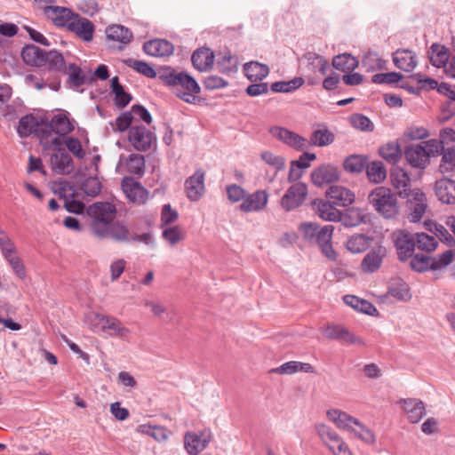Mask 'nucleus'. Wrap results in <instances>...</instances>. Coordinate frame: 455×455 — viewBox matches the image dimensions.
I'll list each match as a JSON object with an SVG mask.
<instances>
[{
  "mask_svg": "<svg viewBox=\"0 0 455 455\" xmlns=\"http://www.w3.org/2000/svg\"><path fill=\"white\" fill-rule=\"evenodd\" d=\"M85 321L91 330L94 331L100 330L110 337L128 339L132 333L121 320L112 315L91 312L86 315Z\"/></svg>",
  "mask_w": 455,
  "mask_h": 455,
  "instance_id": "nucleus-2",
  "label": "nucleus"
},
{
  "mask_svg": "<svg viewBox=\"0 0 455 455\" xmlns=\"http://www.w3.org/2000/svg\"><path fill=\"white\" fill-rule=\"evenodd\" d=\"M317 215L326 221H339L340 211H339L329 199L328 201L320 200L314 203Z\"/></svg>",
  "mask_w": 455,
  "mask_h": 455,
  "instance_id": "nucleus-31",
  "label": "nucleus"
},
{
  "mask_svg": "<svg viewBox=\"0 0 455 455\" xmlns=\"http://www.w3.org/2000/svg\"><path fill=\"white\" fill-rule=\"evenodd\" d=\"M128 171L134 175H141L145 169V159L141 155L132 154L127 163Z\"/></svg>",
  "mask_w": 455,
  "mask_h": 455,
  "instance_id": "nucleus-60",
  "label": "nucleus"
},
{
  "mask_svg": "<svg viewBox=\"0 0 455 455\" xmlns=\"http://www.w3.org/2000/svg\"><path fill=\"white\" fill-rule=\"evenodd\" d=\"M44 66H47L49 69L59 72L66 70V61L62 54L55 50L45 52Z\"/></svg>",
  "mask_w": 455,
  "mask_h": 455,
  "instance_id": "nucleus-41",
  "label": "nucleus"
},
{
  "mask_svg": "<svg viewBox=\"0 0 455 455\" xmlns=\"http://www.w3.org/2000/svg\"><path fill=\"white\" fill-rule=\"evenodd\" d=\"M326 416L335 424V426L342 430H346L347 432H350L351 428L353 427L354 424L356 423V418L349 415L348 413L338 410V409H331L328 410L326 412Z\"/></svg>",
  "mask_w": 455,
  "mask_h": 455,
  "instance_id": "nucleus-28",
  "label": "nucleus"
},
{
  "mask_svg": "<svg viewBox=\"0 0 455 455\" xmlns=\"http://www.w3.org/2000/svg\"><path fill=\"white\" fill-rule=\"evenodd\" d=\"M369 204L385 219H393L399 213L396 195L386 187L374 188L368 196Z\"/></svg>",
  "mask_w": 455,
  "mask_h": 455,
  "instance_id": "nucleus-4",
  "label": "nucleus"
},
{
  "mask_svg": "<svg viewBox=\"0 0 455 455\" xmlns=\"http://www.w3.org/2000/svg\"><path fill=\"white\" fill-rule=\"evenodd\" d=\"M111 89L115 94L116 104L121 108L129 104L132 97L129 93L125 92L124 87L120 84L117 76L111 79Z\"/></svg>",
  "mask_w": 455,
  "mask_h": 455,
  "instance_id": "nucleus-45",
  "label": "nucleus"
},
{
  "mask_svg": "<svg viewBox=\"0 0 455 455\" xmlns=\"http://www.w3.org/2000/svg\"><path fill=\"white\" fill-rule=\"evenodd\" d=\"M390 180L396 194L403 198H409L412 190L411 189V179L407 172L399 167L392 169Z\"/></svg>",
  "mask_w": 455,
  "mask_h": 455,
  "instance_id": "nucleus-15",
  "label": "nucleus"
},
{
  "mask_svg": "<svg viewBox=\"0 0 455 455\" xmlns=\"http://www.w3.org/2000/svg\"><path fill=\"white\" fill-rule=\"evenodd\" d=\"M334 227L332 225H325L322 227L314 241L322 253L329 259L334 260L336 259V252L332 248L331 238Z\"/></svg>",
  "mask_w": 455,
  "mask_h": 455,
  "instance_id": "nucleus-17",
  "label": "nucleus"
},
{
  "mask_svg": "<svg viewBox=\"0 0 455 455\" xmlns=\"http://www.w3.org/2000/svg\"><path fill=\"white\" fill-rule=\"evenodd\" d=\"M302 59L306 60V68L309 72L307 76V83L308 84L314 85L319 80L317 74H320L321 76L326 75L329 62L323 56L312 52L305 53Z\"/></svg>",
  "mask_w": 455,
  "mask_h": 455,
  "instance_id": "nucleus-7",
  "label": "nucleus"
},
{
  "mask_svg": "<svg viewBox=\"0 0 455 455\" xmlns=\"http://www.w3.org/2000/svg\"><path fill=\"white\" fill-rule=\"evenodd\" d=\"M191 60L197 70L206 71L213 65L214 54L210 48L202 47L194 52Z\"/></svg>",
  "mask_w": 455,
  "mask_h": 455,
  "instance_id": "nucleus-30",
  "label": "nucleus"
},
{
  "mask_svg": "<svg viewBox=\"0 0 455 455\" xmlns=\"http://www.w3.org/2000/svg\"><path fill=\"white\" fill-rule=\"evenodd\" d=\"M454 258V253L451 250H447L443 253L432 257V270H438L449 266Z\"/></svg>",
  "mask_w": 455,
  "mask_h": 455,
  "instance_id": "nucleus-63",
  "label": "nucleus"
},
{
  "mask_svg": "<svg viewBox=\"0 0 455 455\" xmlns=\"http://www.w3.org/2000/svg\"><path fill=\"white\" fill-rule=\"evenodd\" d=\"M411 204L410 220L411 222L419 221L427 208L426 195L419 188L412 189L411 196L408 198Z\"/></svg>",
  "mask_w": 455,
  "mask_h": 455,
  "instance_id": "nucleus-18",
  "label": "nucleus"
},
{
  "mask_svg": "<svg viewBox=\"0 0 455 455\" xmlns=\"http://www.w3.org/2000/svg\"><path fill=\"white\" fill-rule=\"evenodd\" d=\"M128 140L138 151H148L156 142V137L144 126L133 125L128 132Z\"/></svg>",
  "mask_w": 455,
  "mask_h": 455,
  "instance_id": "nucleus-6",
  "label": "nucleus"
},
{
  "mask_svg": "<svg viewBox=\"0 0 455 455\" xmlns=\"http://www.w3.org/2000/svg\"><path fill=\"white\" fill-rule=\"evenodd\" d=\"M58 150L50 157V165L54 172L57 174L66 175L69 174L74 170V164L70 155L60 147L57 148Z\"/></svg>",
  "mask_w": 455,
  "mask_h": 455,
  "instance_id": "nucleus-16",
  "label": "nucleus"
},
{
  "mask_svg": "<svg viewBox=\"0 0 455 455\" xmlns=\"http://www.w3.org/2000/svg\"><path fill=\"white\" fill-rule=\"evenodd\" d=\"M358 60L347 52L339 54L332 60L333 68L342 72L353 71L358 67Z\"/></svg>",
  "mask_w": 455,
  "mask_h": 455,
  "instance_id": "nucleus-37",
  "label": "nucleus"
},
{
  "mask_svg": "<svg viewBox=\"0 0 455 455\" xmlns=\"http://www.w3.org/2000/svg\"><path fill=\"white\" fill-rule=\"evenodd\" d=\"M260 158L265 164L275 169L276 172L284 168V158L271 151H262L260 153Z\"/></svg>",
  "mask_w": 455,
  "mask_h": 455,
  "instance_id": "nucleus-55",
  "label": "nucleus"
},
{
  "mask_svg": "<svg viewBox=\"0 0 455 455\" xmlns=\"http://www.w3.org/2000/svg\"><path fill=\"white\" fill-rule=\"evenodd\" d=\"M363 66L368 71H375L385 68L386 61L382 60L376 52H368L362 60Z\"/></svg>",
  "mask_w": 455,
  "mask_h": 455,
  "instance_id": "nucleus-49",
  "label": "nucleus"
},
{
  "mask_svg": "<svg viewBox=\"0 0 455 455\" xmlns=\"http://www.w3.org/2000/svg\"><path fill=\"white\" fill-rule=\"evenodd\" d=\"M87 214L92 219L91 228L94 235L106 238L108 226L112 223L116 214V208L108 202H97L87 208Z\"/></svg>",
  "mask_w": 455,
  "mask_h": 455,
  "instance_id": "nucleus-3",
  "label": "nucleus"
},
{
  "mask_svg": "<svg viewBox=\"0 0 455 455\" xmlns=\"http://www.w3.org/2000/svg\"><path fill=\"white\" fill-rule=\"evenodd\" d=\"M349 433L366 444H373L376 441L374 433L359 419H356Z\"/></svg>",
  "mask_w": 455,
  "mask_h": 455,
  "instance_id": "nucleus-40",
  "label": "nucleus"
},
{
  "mask_svg": "<svg viewBox=\"0 0 455 455\" xmlns=\"http://www.w3.org/2000/svg\"><path fill=\"white\" fill-rule=\"evenodd\" d=\"M68 29L71 32H74L83 40L89 42L92 39L94 26L86 18H82L76 14L69 26L68 27Z\"/></svg>",
  "mask_w": 455,
  "mask_h": 455,
  "instance_id": "nucleus-24",
  "label": "nucleus"
},
{
  "mask_svg": "<svg viewBox=\"0 0 455 455\" xmlns=\"http://www.w3.org/2000/svg\"><path fill=\"white\" fill-rule=\"evenodd\" d=\"M164 82L172 86H180L187 92L178 94V96L188 103H193L196 97V95L200 92V86L196 81L183 72H176L172 70L163 76Z\"/></svg>",
  "mask_w": 455,
  "mask_h": 455,
  "instance_id": "nucleus-5",
  "label": "nucleus"
},
{
  "mask_svg": "<svg viewBox=\"0 0 455 455\" xmlns=\"http://www.w3.org/2000/svg\"><path fill=\"white\" fill-rule=\"evenodd\" d=\"M270 133L273 137L298 150L303 149L308 145V142L305 138L283 127H273L270 130Z\"/></svg>",
  "mask_w": 455,
  "mask_h": 455,
  "instance_id": "nucleus-14",
  "label": "nucleus"
},
{
  "mask_svg": "<svg viewBox=\"0 0 455 455\" xmlns=\"http://www.w3.org/2000/svg\"><path fill=\"white\" fill-rule=\"evenodd\" d=\"M101 182L96 177H90L84 180L82 189L89 196H96L101 191Z\"/></svg>",
  "mask_w": 455,
  "mask_h": 455,
  "instance_id": "nucleus-64",
  "label": "nucleus"
},
{
  "mask_svg": "<svg viewBox=\"0 0 455 455\" xmlns=\"http://www.w3.org/2000/svg\"><path fill=\"white\" fill-rule=\"evenodd\" d=\"M379 155L388 163L395 164L402 156V150L397 142H388L379 148Z\"/></svg>",
  "mask_w": 455,
  "mask_h": 455,
  "instance_id": "nucleus-42",
  "label": "nucleus"
},
{
  "mask_svg": "<svg viewBox=\"0 0 455 455\" xmlns=\"http://www.w3.org/2000/svg\"><path fill=\"white\" fill-rule=\"evenodd\" d=\"M339 178L337 167L328 164L315 169L311 174L312 182L317 187H323L337 181Z\"/></svg>",
  "mask_w": 455,
  "mask_h": 455,
  "instance_id": "nucleus-20",
  "label": "nucleus"
},
{
  "mask_svg": "<svg viewBox=\"0 0 455 455\" xmlns=\"http://www.w3.org/2000/svg\"><path fill=\"white\" fill-rule=\"evenodd\" d=\"M305 83L302 77H295L290 81H278L271 84L274 92L289 93L300 88Z\"/></svg>",
  "mask_w": 455,
  "mask_h": 455,
  "instance_id": "nucleus-43",
  "label": "nucleus"
},
{
  "mask_svg": "<svg viewBox=\"0 0 455 455\" xmlns=\"http://www.w3.org/2000/svg\"><path fill=\"white\" fill-rule=\"evenodd\" d=\"M366 165V158L363 156H350L344 162L346 171L354 173H359L363 171Z\"/></svg>",
  "mask_w": 455,
  "mask_h": 455,
  "instance_id": "nucleus-53",
  "label": "nucleus"
},
{
  "mask_svg": "<svg viewBox=\"0 0 455 455\" xmlns=\"http://www.w3.org/2000/svg\"><path fill=\"white\" fill-rule=\"evenodd\" d=\"M416 246L420 251L427 252L433 251L436 249L438 243L435 238L426 233H417L415 237Z\"/></svg>",
  "mask_w": 455,
  "mask_h": 455,
  "instance_id": "nucleus-51",
  "label": "nucleus"
},
{
  "mask_svg": "<svg viewBox=\"0 0 455 455\" xmlns=\"http://www.w3.org/2000/svg\"><path fill=\"white\" fill-rule=\"evenodd\" d=\"M387 256V249L382 245H377L370 250L361 262V268L364 273L378 271Z\"/></svg>",
  "mask_w": 455,
  "mask_h": 455,
  "instance_id": "nucleus-11",
  "label": "nucleus"
},
{
  "mask_svg": "<svg viewBox=\"0 0 455 455\" xmlns=\"http://www.w3.org/2000/svg\"><path fill=\"white\" fill-rule=\"evenodd\" d=\"M37 125L36 119L32 115H27L20 118L17 132L21 138L29 136Z\"/></svg>",
  "mask_w": 455,
  "mask_h": 455,
  "instance_id": "nucleus-52",
  "label": "nucleus"
},
{
  "mask_svg": "<svg viewBox=\"0 0 455 455\" xmlns=\"http://www.w3.org/2000/svg\"><path fill=\"white\" fill-rule=\"evenodd\" d=\"M455 170V151L448 148L443 151L442 160L440 164V171L443 173L451 172Z\"/></svg>",
  "mask_w": 455,
  "mask_h": 455,
  "instance_id": "nucleus-62",
  "label": "nucleus"
},
{
  "mask_svg": "<svg viewBox=\"0 0 455 455\" xmlns=\"http://www.w3.org/2000/svg\"><path fill=\"white\" fill-rule=\"evenodd\" d=\"M451 56L448 50L442 44H434L429 52V59L431 63L437 68H443L448 64Z\"/></svg>",
  "mask_w": 455,
  "mask_h": 455,
  "instance_id": "nucleus-38",
  "label": "nucleus"
},
{
  "mask_svg": "<svg viewBox=\"0 0 455 455\" xmlns=\"http://www.w3.org/2000/svg\"><path fill=\"white\" fill-rule=\"evenodd\" d=\"M369 237L364 235H354L348 238L347 242V248L353 253H360L369 247Z\"/></svg>",
  "mask_w": 455,
  "mask_h": 455,
  "instance_id": "nucleus-46",
  "label": "nucleus"
},
{
  "mask_svg": "<svg viewBox=\"0 0 455 455\" xmlns=\"http://www.w3.org/2000/svg\"><path fill=\"white\" fill-rule=\"evenodd\" d=\"M61 72L68 75L70 83L76 87L84 84L85 82V76L83 75L80 67L76 63H69L66 66V70Z\"/></svg>",
  "mask_w": 455,
  "mask_h": 455,
  "instance_id": "nucleus-54",
  "label": "nucleus"
},
{
  "mask_svg": "<svg viewBox=\"0 0 455 455\" xmlns=\"http://www.w3.org/2000/svg\"><path fill=\"white\" fill-rule=\"evenodd\" d=\"M144 52L154 57L169 56L173 52V45L164 39L148 41L143 45Z\"/></svg>",
  "mask_w": 455,
  "mask_h": 455,
  "instance_id": "nucleus-29",
  "label": "nucleus"
},
{
  "mask_svg": "<svg viewBox=\"0 0 455 455\" xmlns=\"http://www.w3.org/2000/svg\"><path fill=\"white\" fill-rule=\"evenodd\" d=\"M163 238L172 246L185 239V232L180 226L166 227L163 230Z\"/></svg>",
  "mask_w": 455,
  "mask_h": 455,
  "instance_id": "nucleus-47",
  "label": "nucleus"
},
{
  "mask_svg": "<svg viewBox=\"0 0 455 455\" xmlns=\"http://www.w3.org/2000/svg\"><path fill=\"white\" fill-rule=\"evenodd\" d=\"M315 429L323 443L326 445L328 449H332L333 444L342 438L331 427L323 423L315 424Z\"/></svg>",
  "mask_w": 455,
  "mask_h": 455,
  "instance_id": "nucleus-35",
  "label": "nucleus"
},
{
  "mask_svg": "<svg viewBox=\"0 0 455 455\" xmlns=\"http://www.w3.org/2000/svg\"><path fill=\"white\" fill-rule=\"evenodd\" d=\"M411 267L417 272H424L432 269V257L416 254L411 259Z\"/></svg>",
  "mask_w": 455,
  "mask_h": 455,
  "instance_id": "nucleus-58",
  "label": "nucleus"
},
{
  "mask_svg": "<svg viewBox=\"0 0 455 455\" xmlns=\"http://www.w3.org/2000/svg\"><path fill=\"white\" fill-rule=\"evenodd\" d=\"M111 237L116 241H128L129 240V230L127 227L121 223L116 222L114 224L110 223L108 226V231L106 234V238Z\"/></svg>",
  "mask_w": 455,
  "mask_h": 455,
  "instance_id": "nucleus-48",
  "label": "nucleus"
},
{
  "mask_svg": "<svg viewBox=\"0 0 455 455\" xmlns=\"http://www.w3.org/2000/svg\"><path fill=\"white\" fill-rule=\"evenodd\" d=\"M435 192L437 198L443 204H455V180L441 179L435 182Z\"/></svg>",
  "mask_w": 455,
  "mask_h": 455,
  "instance_id": "nucleus-25",
  "label": "nucleus"
},
{
  "mask_svg": "<svg viewBox=\"0 0 455 455\" xmlns=\"http://www.w3.org/2000/svg\"><path fill=\"white\" fill-rule=\"evenodd\" d=\"M393 62L396 68L411 72L417 66V55L408 49H399L393 53Z\"/></svg>",
  "mask_w": 455,
  "mask_h": 455,
  "instance_id": "nucleus-26",
  "label": "nucleus"
},
{
  "mask_svg": "<svg viewBox=\"0 0 455 455\" xmlns=\"http://www.w3.org/2000/svg\"><path fill=\"white\" fill-rule=\"evenodd\" d=\"M122 189L126 197L132 203L141 204L148 199L147 190L132 179L123 180Z\"/></svg>",
  "mask_w": 455,
  "mask_h": 455,
  "instance_id": "nucleus-22",
  "label": "nucleus"
},
{
  "mask_svg": "<svg viewBox=\"0 0 455 455\" xmlns=\"http://www.w3.org/2000/svg\"><path fill=\"white\" fill-rule=\"evenodd\" d=\"M0 249L5 259L16 255L15 244L3 229H0Z\"/></svg>",
  "mask_w": 455,
  "mask_h": 455,
  "instance_id": "nucleus-56",
  "label": "nucleus"
},
{
  "mask_svg": "<svg viewBox=\"0 0 455 455\" xmlns=\"http://www.w3.org/2000/svg\"><path fill=\"white\" fill-rule=\"evenodd\" d=\"M44 12L56 26L67 28L76 15L70 9L53 5L45 6Z\"/></svg>",
  "mask_w": 455,
  "mask_h": 455,
  "instance_id": "nucleus-19",
  "label": "nucleus"
},
{
  "mask_svg": "<svg viewBox=\"0 0 455 455\" xmlns=\"http://www.w3.org/2000/svg\"><path fill=\"white\" fill-rule=\"evenodd\" d=\"M211 439L209 433L187 432L184 435V448L191 455H196L205 449Z\"/></svg>",
  "mask_w": 455,
  "mask_h": 455,
  "instance_id": "nucleus-13",
  "label": "nucleus"
},
{
  "mask_svg": "<svg viewBox=\"0 0 455 455\" xmlns=\"http://www.w3.org/2000/svg\"><path fill=\"white\" fill-rule=\"evenodd\" d=\"M243 72L246 77L251 82L261 81L269 74L267 65L258 61H250L243 65Z\"/></svg>",
  "mask_w": 455,
  "mask_h": 455,
  "instance_id": "nucleus-32",
  "label": "nucleus"
},
{
  "mask_svg": "<svg viewBox=\"0 0 455 455\" xmlns=\"http://www.w3.org/2000/svg\"><path fill=\"white\" fill-rule=\"evenodd\" d=\"M74 124L66 113L54 115L49 123L37 131L41 145L44 149L61 147L65 137L74 130Z\"/></svg>",
  "mask_w": 455,
  "mask_h": 455,
  "instance_id": "nucleus-1",
  "label": "nucleus"
},
{
  "mask_svg": "<svg viewBox=\"0 0 455 455\" xmlns=\"http://www.w3.org/2000/svg\"><path fill=\"white\" fill-rule=\"evenodd\" d=\"M399 403L411 423H418L426 415L425 403L420 400L402 399Z\"/></svg>",
  "mask_w": 455,
  "mask_h": 455,
  "instance_id": "nucleus-23",
  "label": "nucleus"
},
{
  "mask_svg": "<svg viewBox=\"0 0 455 455\" xmlns=\"http://www.w3.org/2000/svg\"><path fill=\"white\" fill-rule=\"evenodd\" d=\"M185 189L188 197L191 201L199 200L204 194V172L197 171L189 177L185 183Z\"/></svg>",
  "mask_w": 455,
  "mask_h": 455,
  "instance_id": "nucleus-21",
  "label": "nucleus"
},
{
  "mask_svg": "<svg viewBox=\"0 0 455 455\" xmlns=\"http://www.w3.org/2000/svg\"><path fill=\"white\" fill-rule=\"evenodd\" d=\"M366 173L369 180L373 183H380L387 177L384 164L380 161H374L366 166Z\"/></svg>",
  "mask_w": 455,
  "mask_h": 455,
  "instance_id": "nucleus-44",
  "label": "nucleus"
},
{
  "mask_svg": "<svg viewBox=\"0 0 455 455\" xmlns=\"http://www.w3.org/2000/svg\"><path fill=\"white\" fill-rule=\"evenodd\" d=\"M125 63L129 67L132 68L134 70L146 76L147 77L154 78L156 76V72L155 71V69L145 61L129 59L125 60Z\"/></svg>",
  "mask_w": 455,
  "mask_h": 455,
  "instance_id": "nucleus-57",
  "label": "nucleus"
},
{
  "mask_svg": "<svg viewBox=\"0 0 455 455\" xmlns=\"http://www.w3.org/2000/svg\"><path fill=\"white\" fill-rule=\"evenodd\" d=\"M107 38L121 44L122 45L128 44L132 39V33L122 25H112L106 29Z\"/></svg>",
  "mask_w": 455,
  "mask_h": 455,
  "instance_id": "nucleus-34",
  "label": "nucleus"
},
{
  "mask_svg": "<svg viewBox=\"0 0 455 455\" xmlns=\"http://www.w3.org/2000/svg\"><path fill=\"white\" fill-rule=\"evenodd\" d=\"M45 51L29 44L25 46L21 51V57L24 62L34 67H43Z\"/></svg>",
  "mask_w": 455,
  "mask_h": 455,
  "instance_id": "nucleus-33",
  "label": "nucleus"
},
{
  "mask_svg": "<svg viewBox=\"0 0 455 455\" xmlns=\"http://www.w3.org/2000/svg\"><path fill=\"white\" fill-rule=\"evenodd\" d=\"M63 143L75 157L83 159L85 156V150L83 148L82 143L78 139L66 137L65 140H63Z\"/></svg>",
  "mask_w": 455,
  "mask_h": 455,
  "instance_id": "nucleus-59",
  "label": "nucleus"
},
{
  "mask_svg": "<svg viewBox=\"0 0 455 455\" xmlns=\"http://www.w3.org/2000/svg\"><path fill=\"white\" fill-rule=\"evenodd\" d=\"M392 240L400 260H406L413 254L416 246L415 238L404 230H396L392 234Z\"/></svg>",
  "mask_w": 455,
  "mask_h": 455,
  "instance_id": "nucleus-9",
  "label": "nucleus"
},
{
  "mask_svg": "<svg viewBox=\"0 0 455 455\" xmlns=\"http://www.w3.org/2000/svg\"><path fill=\"white\" fill-rule=\"evenodd\" d=\"M350 124L354 128L363 132H371L374 128L372 122L362 114H355L351 116Z\"/></svg>",
  "mask_w": 455,
  "mask_h": 455,
  "instance_id": "nucleus-61",
  "label": "nucleus"
},
{
  "mask_svg": "<svg viewBox=\"0 0 455 455\" xmlns=\"http://www.w3.org/2000/svg\"><path fill=\"white\" fill-rule=\"evenodd\" d=\"M426 150L422 144L408 147L405 150L406 160L411 166L424 169L429 162Z\"/></svg>",
  "mask_w": 455,
  "mask_h": 455,
  "instance_id": "nucleus-27",
  "label": "nucleus"
},
{
  "mask_svg": "<svg viewBox=\"0 0 455 455\" xmlns=\"http://www.w3.org/2000/svg\"><path fill=\"white\" fill-rule=\"evenodd\" d=\"M307 196V187L305 183L297 182L292 184L284 193L281 199L282 207L289 212L300 206Z\"/></svg>",
  "mask_w": 455,
  "mask_h": 455,
  "instance_id": "nucleus-8",
  "label": "nucleus"
},
{
  "mask_svg": "<svg viewBox=\"0 0 455 455\" xmlns=\"http://www.w3.org/2000/svg\"><path fill=\"white\" fill-rule=\"evenodd\" d=\"M366 215L364 212L357 207H352L347 210L345 212H340V221L345 227H356L361 223L364 222Z\"/></svg>",
  "mask_w": 455,
  "mask_h": 455,
  "instance_id": "nucleus-36",
  "label": "nucleus"
},
{
  "mask_svg": "<svg viewBox=\"0 0 455 455\" xmlns=\"http://www.w3.org/2000/svg\"><path fill=\"white\" fill-rule=\"evenodd\" d=\"M388 294L397 300L404 301L410 299V287L402 281L392 283L388 287Z\"/></svg>",
  "mask_w": 455,
  "mask_h": 455,
  "instance_id": "nucleus-50",
  "label": "nucleus"
},
{
  "mask_svg": "<svg viewBox=\"0 0 455 455\" xmlns=\"http://www.w3.org/2000/svg\"><path fill=\"white\" fill-rule=\"evenodd\" d=\"M267 193L265 190H257L252 194H246L237 209L245 213L259 212L267 206Z\"/></svg>",
  "mask_w": 455,
  "mask_h": 455,
  "instance_id": "nucleus-10",
  "label": "nucleus"
},
{
  "mask_svg": "<svg viewBox=\"0 0 455 455\" xmlns=\"http://www.w3.org/2000/svg\"><path fill=\"white\" fill-rule=\"evenodd\" d=\"M326 197L336 206L347 207L355 202V196L346 187L331 185L325 192Z\"/></svg>",
  "mask_w": 455,
  "mask_h": 455,
  "instance_id": "nucleus-12",
  "label": "nucleus"
},
{
  "mask_svg": "<svg viewBox=\"0 0 455 455\" xmlns=\"http://www.w3.org/2000/svg\"><path fill=\"white\" fill-rule=\"evenodd\" d=\"M334 140V134L325 126H319L310 137V143L317 147H325Z\"/></svg>",
  "mask_w": 455,
  "mask_h": 455,
  "instance_id": "nucleus-39",
  "label": "nucleus"
}]
</instances>
